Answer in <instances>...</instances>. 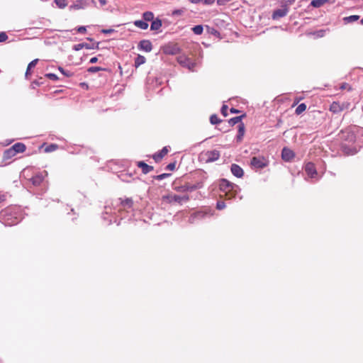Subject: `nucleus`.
Listing matches in <instances>:
<instances>
[{
	"label": "nucleus",
	"instance_id": "6",
	"mask_svg": "<svg viewBox=\"0 0 363 363\" xmlns=\"http://www.w3.org/2000/svg\"><path fill=\"white\" fill-rule=\"evenodd\" d=\"M178 63L184 67L188 68L191 71H194L196 63L186 55H180L177 57Z\"/></svg>",
	"mask_w": 363,
	"mask_h": 363
},
{
	"label": "nucleus",
	"instance_id": "52",
	"mask_svg": "<svg viewBox=\"0 0 363 363\" xmlns=\"http://www.w3.org/2000/svg\"><path fill=\"white\" fill-rule=\"evenodd\" d=\"M103 69H101V67H95V66H92V73H95V72H97L99 70H102Z\"/></svg>",
	"mask_w": 363,
	"mask_h": 363
},
{
	"label": "nucleus",
	"instance_id": "11",
	"mask_svg": "<svg viewBox=\"0 0 363 363\" xmlns=\"http://www.w3.org/2000/svg\"><path fill=\"white\" fill-rule=\"evenodd\" d=\"M346 108L345 104H340L339 102L334 101L330 106V111L333 113H338L342 111Z\"/></svg>",
	"mask_w": 363,
	"mask_h": 363
},
{
	"label": "nucleus",
	"instance_id": "2",
	"mask_svg": "<svg viewBox=\"0 0 363 363\" xmlns=\"http://www.w3.org/2000/svg\"><path fill=\"white\" fill-rule=\"evenodd\" d=\"M219 188L220 190L222 192H223L225 195L226 194H229L230 191H236L240 190V187L238 185L230 183L225 179H222L220 180L219 184Z\"/></svg>",
	"mask_w": 363,
	"mask_h": 363
},
{
	"label": "nucleus",
	"instance_id": "20",
	"mask_svg": "<svg viewBox=\"0 0 363 363\" xmlns=\"http://www.w3.org/2000/svg\"><path fill=\"white\" fill-rule=\"evenodd\" d=\"M134 25L142 30H146L148 28V23L143 20H137L134 21Z\"/></svg>",
	"mask_w": 363,
	"mask_h": 363
},
{
	"label": "nucleus",
	"instance_id": "54",
	"mask_svg": "<svg viewBox=\"0 0 363 363\" xmlns=\"http://www.w3.org/2000/svg\"><path fill=\"white\" fill-rule=\"evenodd\" d=\"M6 195L4 194H0V203L5 201Z\"/></svg>",
	"mask_w": 363,
	"mask_h": 363
},
{
	"label": "nucleus",
	"instance_id": "55",
	"mask_svg": "<svg viewBox=\"0 0 363 363\" xmlns=\"http://www.w3.org/2000/svg\"><path fill=\"white\" fill-rule=\"evenodd\" d=\"M189 1L193 4H200L202 1V0H189Z\"/></svg>",
	"mask_w": 363,
	"mask_h": 363
},
{
	"label": "nucleus",
	"instance_id": "22",
	"mask_svg": "<svg viewBox=\"0 0 363 363\" xmlns=\"http://www.w3.org/2000/svg\"><path fill=\"white\" fill-rule=\"evenodd\" d=\"M189 197L188 195H185L183 196H179V195H174L172 197V201L178 202V203H181L182 201H189Z\"/></svg>",
	"mask_w": 363,
	"mask_h": 363
},
{
	"label": "nucleus",
	"instance_id": "31",
	"mask_svg": "<svg viewBox=\"0 0 363 363\" xmlns=\"http://www.w3.org/2000/svg\"><path fill=\"white\" fill-rule=\"evenodd\" d=\"M106 4V0H92V6L94 5L96 7L101 8L103 7Z\"/></svg>",
	"mask_w": 363,
	"mask_h": 363
},
{
	"label": "nucleus",
	"instance_id": "40",
	"mask_svg": "<svg viewBox=\"0 0 363 363\" xmlns=\"http://www.w3.org/2000/svg\"><path fill=\"white\" fill-rule=\"evenodd\" d=\"M45 77L52 81H56L57 79H58L57 76L53 73H48L45 74Z\"/></svg>",
	"mask_w": 363,
	"mask_h": 363
},
{
	"label": "nucleus",
	"instance_id": "14",
	"mask_svg": "<svg viewBox=\"0 0 363 363\" xmlns=\"http://www.w3.org/2000/svg\"><path fill=\"white\" fill-rule=\"evenodd\" d=\"M230 170L232 174L238 178H241L244 174L243 169L236 164L231 165Z\"/></svg>",
	"mask_w": 363,
	"mask_h": 363
},
{
	"label": "nucleus",
	"instance_id": "29",
	"mask_svg": "<svg viewBox=\"0 0 363 363\" xmlns=\"http://www.w3.org/2000/svg\"><path fill=\"white\" fill-rule=\"evenodd\" d=\"M306 109V105L305 104H299L297 108H296L295 110V113L297 115H300L301 113H302L303 111H305Z\"/></svg>",
	"mask_w": 363,
	"mask_h": 363
},
{
	"label": "nucleus",
	"instance_id": "60",
	"mask_svg": "<svg viewBox=\"0 0 363 363\" xmlns=\"http://www.w3.org/2000/svg\"><path fill=\"white\" fill-rule=\"evenodd\" d=\"M199 215H200V213H197L195 215V217L199 216Z\"/></svg>",
	"mask_w": 363,
	"mask_h": 363
},
{
	"label": "nucleus",
	"instance_id": "21",
	"mask_svg": "<svg viewBox=\"0 0 363 363\" xmlns=\"http://www.w3.org/2000/svg\"><path fill=\"white\" fill-rule=\"evenodd\" d=\"M342 138H345V140L349 143H354L355 140V135L351 132H343Z\"/></svg>",
	"mask_w": 363,
	"mask_h": 363
},
{
	"label": "nucleus",
	"instance_id": "16",
	"mask_svg": "<svg viewBox=\"0 0 363 363\" xmlns=\"http://www.w3.org/2000/svg\"><path fill=\"white\" fill-rule=\"evenodd\" d=\"M168 152L167 147H164L159 152L155 153L153 155V159L155 162L160 161Z\"/></svg>",
	"mask_w": 363,
	"mask_h": 363
},
{
	"label": "nucleus",
	"instance_id": "41",
	"mask_svg": "<svg viewBox=\"0 0 363 363\" xmlns=\"http://www.w3.org/2000/svg\"><path fill=\"white\" fill-rule=\"evenodd\" d=\"M8 39V35L5 32L0 33V43L4 42Z\"/></svg>",
	"mask_w": 363,
	"mask_h": 363
},
{
	"label": "nucleus",
	"instance_id": "10",
	"mask_svg": "<svg viewBox=\"0 0 363 363\" xmlns=\"http://www.w3.org/2000/svg\"><path fill=\"white\" fill-rule=\"evenodd\" d=\"M295 156L294 152L288 147H284L281 151V157L285 162H290Z\"/></svg>",
	"mask_w": 363,
	"mask_h": 363
},
{
	"label": "nucleus",
	"instance_id": "37",
	"mask_svg": "<svg viewBox=\"0 0 363 363\" xmlns=\"http://www.w3.org/2000/svg\"><path fill=\"white\" fill-rule=\"evenodd\" d=\"M170 176H171V174L163 173V174L157 175L156 177H155V179L157 181H161V180L164 179Z\"/></svg>",
	"mask_w": 363,
	"mask_h": 363
},
{
	"label": "nucleus",
	"instance_id": "30",
	"mask_svg": "<svg viewBox=\"0 0 363 363\" xmlns=\"http://www.w3.org/2000/svg\"><path fill=\"white\" fill-rule=\"evenodd\" d=\"M203 30V28L201 25H197L192 28V31L196 35L202 34Z\"/></svg>",
	"mask_w": 363,
	"mask_h": 363
},
{
	"label": "nucleus",
	"instance_id": "43",
	"mask_svg": "<svg viewBox=\"0 0 363 363\" xmlns=\"http://www.w3.org/2000/svg\"><path fill=\"white\" fill-rule=\"evenodd\" d=\"M59 70L60 71L61 73H62L64 75L67 76V77H70L72 75V73L69 71H66L62 67H59Z\"/></svg>",
	"mask_w": 363,
	"mask_h": 363
},
{
	"label": "nucleus",
	"instance_id": "24",
	"mask_svg": "<svg viewBox=\"0 0 363 363\" xmlns=\"http://www.w3.org/2000/svg\"><path fill=\"white\" fill-rule=\"evenodd\" d=\"M146 61V59L144 56L138 55L135 59V67H138L139 66L143 65Z\"/></svg>",
	"mask_w": 363,
	"mask_h": 363
},
{
	"label": "nucleus",
	"instance_id": "50",
	"mask_svg": "<svg viewBox=\"0 0 363 363\" xmlns=\"http://www.w3.org/2000/svg\"><path fill=\"white\" fill-rule=\"evenodd\" d=\"M114 31L113 29H103L101 30V32L105 34H110L112 33Z\"/></svg>",
	"mask_w": 363,
	"mask_h": 363
},
{
	"label": "nucleus",
	"instance_id": "33",
	"mask_svg": "<svg viewBox=\"0 0 363 363\" xmlns=\"http://www.w3.org/2000/svg\"><path fill=\"white\" fill-rule=\"evenodd\" d=\"M240 192V191H230L229 192V194H226L225 195V196L226 197V199H233V198H236L237 196L239 194V193Z\"/></svg>",
	"mask_w": 363,
	"mask_h": 363
},
{
	"label": "nucleus",
	"instance_id": "39",
	"mask_svg": "<svg viewBox=\"0 0 363 363\" xmlns=\"http://www.w3.org/2000/svg\"><path fill=\"white\" fill-rule=\"evenodd\" d=\"M225 208V203L223 201H218L216 203V208L218 210H223Z\"/></svg>",
	"mask_w": 363,
	"mask_h": 363
},
{
	"label": "nucleus",
	"instance_id": "45",
	"mask_svg": "<svg viewBox=\"0 0 363 363\" xmlns=\"http://www.w3.org/2000/svg\"><path fill=\"white\" fill-rule=\"evenodd\" d=\"M175 167H176V164H175V162L169 163V164H167V166L166 167V169H167V170H170V171H173V170H174Z\"/></svg>",
	"mask_w": 363,
	"mask_h": 363
},
{
	"label": "nucleus",
	"instance_id": "4",
	"mask_svg": "<svg viewBox=\"0 0 363 363\" xmlns=\"http://www.w3.org/2000/svg\"><path fill=\"white\" fill-rule=\"evenodd\" d=\"M117 205L118 206V211H128L129 210L132 209L133 206V201L130 198H126L125 199H123L121 198H119L116 201Z\"/></svg>",
	"mask_w": 363,
	"mask_h": 363
},
{
	"label": "nucleus",
	"instance_id": "48",
	"mask_svg": "<svg viewBox=\"0 0 363 363\" xmlns=\"http://www.w3.org/2000/svg\"><path fill=\"white\" fill-rule=\"evenodd\" d=\"M215 2V0H202L201 3L206 5H211Z\"/></svg>",
	"mask_w": 363,
	"mask_h": 363
},
{
	"label": "nucleus",
	"instance_id": "15",
	"mask_svg": "<svg viewBox=\"0 0 363 363\" xmlns=\"http://www.w3.org/2000/svg\"><path fill=\"white\" fill-rule=\"evenodd\" d=\"M137 165L138 167L141 168L143 173L145 174L153 170L152 166H150L143 161L138 162Z\"/></svg>",
	"mask_w": 363,
	"mask_h": 363
},
{
	"label": "nucleus",
	"instance_id": "27",
	"mask_svg": "<svg viewBox=\"0 0 363 363\" xmlns=\"http://www.w3.org/2000/svg\"><path fill=\"white\" fill-rule=\"evenodd\" d=\"M359 16L358 15H352V16H347V17H345L343 18V21L345 23H353L357 20H359Z\"/></svg>",
	"mask_w": 363,
	"mask_h": 363
},
{
	"label": "nucleus",
	"instance_id": "32",
	"mask_svg": "<svg viewBox=\"0 0 363 363\" xmlns=\"http://www.w3.org/2000/svg\"><path fill=\"white\" fill-rule=\"evenodd\" d=\"M54 2L60 9H64L67 6L66 0H55Z\"/></svg>",
	"mask_w": 363,
	"mask_h": 363
},
{
	"label": "nucleus",
	"instance_id": "28",
	"mask_svg": "<svg viewBox=\"0 0 363 363\" xmlns=\"http://www.w3.org/2000/svg\"><path fill=\"white\" fill-rule=\"evenodd\" d=\"M328 0H313L311 2V5L315 8H319L322 6Z\"/></svg>",
	"mask_w": 363,
	"mask_h": 363
},
{
	"label": "nucleus",
	"instance_id": "25",
	"mask_svg": "<svg viewBox=\"0 0 363 363\" xmlns=\"http://www.w3.org/2000/svg\"><path fill=\"white\" fill-rule=\"evenodd\" d=\"M15 155H16V154H15L14 151L13 150V149L11 147H10L4 151V159L9 160V159L12 158Z\"/></svg>",
	"mask_w": 363,
	"mask_h": 363
},
{
	"label": "nucleus",
	"instance_id": "1",
	"mask_svg": "<svg viewBox=\"0 0 363 363\" xmlns=\"http://www.w3.org/2000/svg\"><path fill=\"white\" fill-rule=\"evenodd\" d=\"M18 207H9L1 211L0 218L5 225L11 226L17 224L21 220L18 215Z\"/></svg>",
	"mask_w": 363,
	"mask_h": 363
},
{
	"label": "nucleus",
	"instance_id": "42",
	"mask_svg": "<svg viewBox=\"0 0 363 363\" xmlns=\"http://www.w3.org/2000/svg\"><path fill=\"white\" fill-rule=\"evenodd\" d=\"M38 62V59H35L33 61H31L28 65V69H31L32 68H33L37 65Z\"/></svg>",
	"mask_w": 363,
	"mask_h": 363
},
{
	"label": "nucleus",
	"instance_id": "12",
	"mask_svg": "<svg viewBox=\"0 0 363 363\" xmlns=\"http://www.w3.org/2000/svg\"><path fill=\"white\" fill-rule=\"evenodd\" d=\"M207 162H214L219 159L220 152L217 150L208 151L206 153Z\"/></svg>",
	"mask_w": 363,
	"mask_h": 363
},
{
	"label": "nucleus",
	"instance_id": "23",
	"mask_svg": "<svg viewBox=\"0 0 363 363\" xmlns=\"http://www.w3.org/2000/svg\"><path fill=\"white\" fill-rule=\"evenodd\" d=\"M143 18L147 23L155 19L154 13L152 11H145L143 13Z\"/></svg>",
	"mask_w": 363,
	"mask_h": 363
},
{
	"label": "nucleus",
	"instance_id": "59",
	"mask_svg": "<svg viewBox=\"0 0 363 363\" xmlns=\"http://www.w3.org/2000/svg\"><path fill=\"white\" fill-rule=\"evenodd\" d=\"M87 71L89 72H91V67L87 69Z\"/></svg>",
	"mask_w": 363,
	"mask_h": 363
},
{
	"label": "nucleus",
	"instance_id": "18",
	"mask_svg": "<svg viewBox=\"0 0 363 363\" xmlns=\"http://www.w3.org/2000/svg\"><path fill=\"white\" fill-rule=\"evenodd\" d=\"M341 148L347 155H354L357 152L355 147H350L345 143H342Z\"/></svg>",
	"mask_w": 363,
	"mask_h": 363
},
{
	"label": "nucleus",
	"instance_id": "47",
	"mask_svg": "<svg viewBox=\"0 0 363 363\" xmlns=\"http://www.w3.org/2000/svg\"><path fill=\"white\" fill-rule=\"evenodd\" d=\"M340 89H348L350 90V85L347 84V83H342L340 86Z\"/></svg>",
	"mask_w": 363,
	"mask_h": 363
},
{
	"label": "nucleus",
	"instance_id": "35",
	"mask_svg": "<svg viewBox=\"0 0 363 363\" xmlns=\"http://www.w3.org/2000/svg\"><path fill=\"white\" fill-rule=\"evenodd\" d=\"M210 122L211 124L215 125V124L220 123L221 122V121L218 118V117L216 114H213L210 117Z\"/></svg>",
	"mask_w": 363,
	"mask_h": 363
},
{
	"label": "nucleus",
	"instance_id": "49",
	"mask_svg": "<svg viewBox=\"0 0 363 363\" xmlns=\"http://www.w3.org/2000/svg\"><path fill=\"white\" fill-rule=\"evenodd\" d=\"M77 30L79 33H84L86 30V26H80V27L77 28Z\"/></svg>",
	"mask_w": 363,
	"mask_h": 363
},
{
	"label": "nucleus",
	"instance_id": "36",
	"mask_svg": "<svg viewBox=\"0 0 363 363\" xmlns=\"http://www.w3.org/2000/svg\"><path fill=\"white\" fill-rule=\"evenodd\" d=\"M84 47H86V48H89L88 46V44H86V43H79V44L74 45L73 47V49L74 50L78 51V50H82Z\"/></svg>",
	"mask_w": 363,
	"mask_h": 363
},
{
	"label": "nucleus",
	"instance_id": "56",
	"mask_svg": "<svg viewBox=\"0 0 363 363\" xmlns=\"http://www.w3.org/2000/svg\"><path fill=\"white\" fill-rule=\"evenodd\" d=\"M30 69H28V67H27V69H26V78H28L29 75H30Z\"/></svg>",
	"mask_w": 363,
	"mask_h": 363
},
{
	"label": "nucleus",
	"instance_id": "46",
	"mask_svg": "<svg viewBox=\"0 0 363 363\" xmlns=\"http://www.w3.org/2000/svg\"><path fill=\"white\" fill-rule=\"evenodd\" d=\"M183 10L182 9H177V10H174L172 11V15L173 16H180L183 13Z\"/></svg>",
	"mask_w": 363,
	"mask_h": 363
},
{
	"label": "nucleus",
	"instance_id": "19",
	"mask_svg": "<svg viewBox=\"0 0 363 363\" xmlns=\"http://www.w3.org/2000/svg\"><path fill=\"white\" fill-rule=\"evenodd\" d=\"M11 148L14 151L15 154L23 152L26 150V145L21 143H17L14 144Z\"/></svg>",
	"mask_w": 363,
	"mask_h": 363
},
{
	"label": "nucleus",
	"instance_id": "58",
	"mask_svg": "<svg viewBox=\"0 0 363 363\" xmlns=\"http://www.w3.org/2000/svg\"><path fill=\"white\" fill-rule=\"evenodd\" d=\"M230 112H231V113H238V111L237 109L234 108H232L230 109Z\"/></svg>",
	"mask_w": 363,
	"mask_h": 363
},
{
	"label": "nucleus",
	"instance_id": "8",
	"mask_svg": "<svg viewBox=\"0 0 363 363\" xmlns=\"http://www.w3.org/2000/svg\"><path fill=\"white\" fill-rule=\"evenodd\" d=\"M48 172L43 171L42 172H39L33 176L30 181L34 186H39L43 181L44 178L48 176Z\"/></svg>",
	"mask_w": 363,
	"mask_h": 363
},
{
	"label": "nucleus",
	"instance_id": "51",
	"mask_svg": "<svg viewBox=\"0 0 363 363\" xmlns=\"http://www.w3.org/2000/svg\"><path fill=\"white\" fill-rule=\"evenodd\" d=\"M230 1V0H217V4L218 5H225L227 2Z\"/></svg>",
	"mask_w": 363,
	"mask_h": 363
},
{
	"label": "nucleus",
	"instance_id": "13",
	"mask_svg": "<svg viewBox=\"0 0 363 363\" xmlns=\"http://www.w3.org/2000/svg\"><path fill=\"white\" fill-rule=\"evenodd\" d=\"M138 48L147 52L152 50V43L148 40H143L138 44Z\"/></svg>",
	"mask_w": 363,
	"mask_h": 363
},
{
	"label": "nucleus",
	"instance_id": "7",
	"mask_svg": "<svg viewBox=\"0 0 363 363\" xmlns=\"http://www.w3.org/2000/svg\"><path fill=\"white\" fill-rule=\"evenodd\" d=\"M288 12L289 7L286 4H284L280 9L274 10L272 17L274 20H277L286 16Z\"/></svg>",
	"mask_w": 363,
	"mask_h": 363
},
{
	"label": "nucleus",
	"instance_id": "34",
	"mask_svg": "<svg viewBox=\"0 0 363 363\" xmlns=\"http://www.w3.org/2000/svg\"><path fill=\"white\" fill-rule=\"evenodd\" d=\"M242 116H236L234 118H232L229 120V124L230 125H234L237 123H239L241 121V118Z\"/></svg>",
	"mask_w": 363,
	"mask_h": 363
},
{
	"label": "nucleus",
	"instance_id": "26",
	"mask_svg": "<svg viewBox=\"0 0 363 363\" xmlns=\"http://www.w3.org/2000/svg\"><path fill=\"white\" fill-rule=\"evenodd\" d=\"M244 133H245V127H244V124L240 123L238 125V135H237V140L238 141H240L242 140L243 135H244Z\"/></svg>",
	"mask_w": 363,
	"mask_h": 363
},
{
	"label": "nucleus",
	"instance_id": "5",
	"mask_svg": "<svg viewBox=\"0 0 363 363\" xmlns=\"http://www.w3.org/2000/svg\"><path fill=\"white\" fill-rule=\"evenodd\" d=\"M250 164L255 169H262L267 166L268 161L264 157H253L251 159Z\"/></svg>",
	"mask_w": 363,
	"mask_h": 363
},
{
	"label": "nucleus",
	"instance_id": "3",
	"mask_svg": "<svg viewBox=\"0 0 363 363\" xmlns=\"http://www.w3.org/2000/svg\"><path fill=\"white\" fill-rule=\"evenodd\" d=\"M203 182L200 181V182H196L194 184H186L185 185L176 187L175 190L177 191H179V192H186V191L191 192L196 189H201V188H203Z\"/></svg>",
	"mask_w": 363,
	"mask_h": 363
},
{
	"label": "nucleus",
	"instance_id": "53",
	"mask_svg": "<svg viewBox=\"0 0 363 363\" xmlns=\"http://www.w3.org/2000/svg\"><path fill=\"white\" fill-rule=\"evenodd\" d=\"M284 4H286L287 6L289 5V4H292L295 0H281Z\"/></svg>",
	"mask_w": 363,
	"mask_h": 363
},
{
	"label": "nucleus",
	"instance_id": "17",
	"mask_svg": "<svg viewBox=\"0 0 363 363\" xmlns=\"http://www.w3.org/2000/svg\"><path fill=\"white\" fill-rule=\"evenodd\" d=\"M162 26V21L159 18H156L151 23L150 30L154 31H158L160 30Z\"/></svg>",
	"mask_w": 363,
	"mask_h": 363
},
{
	"label": "nucleus",
	"instance_id": "57",
	"mask_svg": "<svg viewBox=\"0 0 363 363\" xmlns=\"http://www.w3.org/2000/svg\"><path fill=\"white\" fill-rule=\"evenodd\" d=\"M98 59L96 57H92V64L96 63L97 62Z\"/></svg>",
	"mask_w": 363,
	"mask_h": 363
},
{
	"label": "nucleus",
	"instance_id": "44",
	"mask_svg": "<svg viewBox=\"0 0 363 363\" xmlns=\"http://www.w3.org/2000/svg\"><path fill=\"white\" fill-rule=\"evenodd\" d=\"M228 106L226 105H223L221 108V113L224 116H228Z\"/></svg>",
	"mask_w": 363,
	"mask_h": 363
},
{
	"label": "nucleus",
	"instance_id": "9",
	"mask_svg": "<svg viewBox=\"0 0 363 363\" xmlns=\"http://www.w3.org/2000/svg\"><path fill=\"white\" fill-rule=\"evenodd\" d=\"M305 171L307 175L312 179L315 178L318 174L315 164L312 162H308L305 165Z\"/></svg>",
	"mask_w": 363,
	"mask_h": 363
},
{
	"label": "nucleus",
	"instance_id": "38",
	"mask_svg": "<svg viewBox=\"0 0 363 363\" xmlns=\"http://www.w3.org/2000/svg\"><path fill=\"white\" fill-rule=\"evenodd\" d=\"M57 145L55 144H51L45 147V151L46 152H51L57 150Z\"/></svg>",
	"mask_w": 363,
	"mask_h": 363
}]
</instances>
